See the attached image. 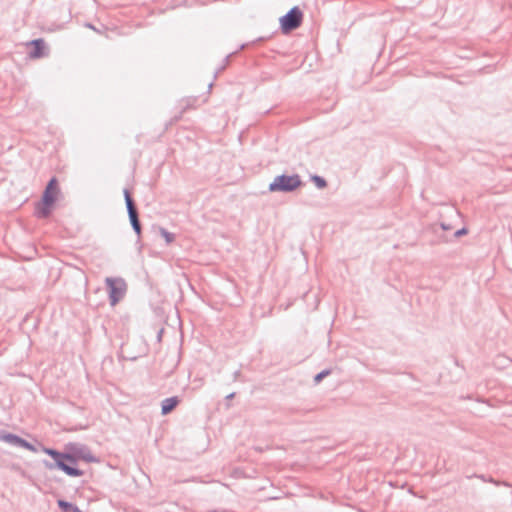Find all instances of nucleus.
<instances>
[{
  "instance_id": "nucleus-2",
  "label": "nucleus",
  "mask_w": 512,
  "mask_h": 512,
  "mask_svg": "<svg viewBox=\"0 0 512 512\" xmlns=\"http://www.w3.org/2000/svg\"><path fill=\"white\" fill-rule=\"evenodd\" d=\"M303 185L301 177L298 174H281L274 178L269 184L270 192L291 193Z\"/></svg>"
},
{
  "instance_id": "nucleus-19",
  "label": "nucleus",
  "mask_w": 512,
  "mask_h": 512,
  "mask_svg": "<svg viewBox=\"0 0 512 512\" xmlns=\"http://www.w3.org/2000/svg\"><path fill=\"white\" fill-rule=\"evenodd\" d=\"M234 397H235V393H234V392H232V393H230V394H228V395L226 396V400H231V399H233Z\"/></svg>"
},
{
  "instance_id": "nucleus-12",
  "label": "nucleus",
  "mask_w": 512,
  "mask_h": 512,
  "mask_svg": "<svg viewBox=\"0 0 512 512\" xmlns=\"http://www.w3.org/2000/svg\"><path fill=\"white\" fill-rule=\"evenodd\" d=\"M57 504L63 512H74L75 507H77L76 505L62 499L58 500Z\"/></svg>"
},
{
  "instance_id": "nucleus-6",
  "label": "nucleus",
  "mask_w": 512,
  "mask_h": 512,
  "mask_svg": "<svg viewBox=\"0 0 512 512\" xmlns=\"http://www.w3.org/2000/svg\"><path fill=\"white\" fill-rule=\"evenodd\" d=\"M57 193H58V181L55 177H52L49 180V182L42 194V199L47 204H54L57 199Z\"/></svg>"
},
{
  "instance_id": "nucleus-7",
  "label": "nucleus",
  "mask_w": 512,
  "mask_h": 512,
  "mask_svg": "<svg viewBox=\"0 0 512 512\" xmlns=\"http://www.w3.org/2000/svg\"><path fill=\"white\" fill-rule=\"evenodd\" d=\"M30 44L32 45V50L29 53L31 58H41L44 56L45 41L43 39H34Z\"/></svg>"
},
{
  "instance_id": "nucleus-9",
  "label": "nucleus",
  "mask_w": 512,
  "mask_h": 512,
  "mask_svg": "<svg viewBox=\"0 0 512 512\" xmlns=\"http://www.w3.org/2000/svg\"><path fill=\"white\" fill-rule=\"evenodd\" d=\"M54 204H47L42 198L41 202L35 208V214L38 218H47L51 214V209Z\"/></svg>"
},
{
  "instance_id": "nucleus-10",
  "label": "nucleus",
  "mask_w": 512,
  "mask_h": 512,
  "mask_svg": "<svg viewBox=\"0 0 512 512\" xmlns=\"http://www.w3.org/2000/svg\"><path fill=\"white\" fill-rule=\"evenodd\" d=\"M123 193H124L128 216L132 217V216L138 215V210H137L136 204H135L133 198L131 197L129 190L124 189Z\"/></svg>"
},
{
  "instance_id": "nucleus-4",
  "label": "nucleus",
  "mask_w": 512,
  "mask_h": 512,
  "mask_svg": "<svg viewBox=\"0 0 512 512\" xmlns=\"http://www.w3.org/2000/svg\"><path fill=\"white\" fill-rule=\"evenodd\" d=\"M279 21L282 33L288 34L301 26L303 12L298 6H294Z\"/></svg>"
},
{
  "instance_id": "nucleus-13",
  "label": "nucleus",
  "mask_w": 512,
  "mask_h": 512,
  "mask_svg": "<svg viewBox=\"0 0 512 512\" xmlns=\"http://www.w3.org/2000/svg\"><path fill=\"white\" fill-rule=\"evenodd\" d=\"M311 180L318 189H324L327 187V181L322 176L313 175Z\"/></svg>"
},
{
  "instance_id": "nucleus-14",
  "label": "nucleus",
  "mask_w": 512,
  "mask_h": 512,
  "mask_svg": "<svg viewBox=\"0 0 512 512\" xmlns=\"http://www.w3.org/2000/svg\"><path fill=\"white\" fill-rule=\"evenodd\" d=\"M160 234L164 237L167 244L172 243L175 239V235L168 232L165 228H160Z\"/></svg>"
},
{
  "instance_id": "nucleus-21",
  "label": "nucleus",
  "mask_w": 512,
  "mask_h": 512,
  "mask_svg": "<svg viewBox=\"0 0 512 512\" xmlns=\"http://www.w3.org/2000/svg\"><path fill=\"white\" fill-rule=\"evenodd\" d=\"M245 47H246V45H245V44H242V45L240 46V49H244Z\"/></svg>"
},
{
  "instance_id": "nucleus-5",
  "label": "nucleus",
  "mask_w": 512,
  "mask_h": 512,
  "mask_svg": "<svg viewBox=\"0 0 512 512\" xmlns=\"http://www.w3.org/2000/svg\"><path fill=\"white\" fill-rule=\"evenodd\" d=\"M0 440L12 446L24 448L32 452L37 451L36 447L32 443L28 442L27 440L21 438L16 434L0 431Z\"/></svg>"
},
{
  "instance_id": "nucleus-20",
  "label": "nucleus",
  "mask_w": 512,
  "mask_h": 512,
  "mask_svg": "<svg viewBox=\"0 0 512 512\" xmlns=\"http://www.w3.org/2000/svg\"><path fill=\"white\" fill-rule=\"evenodd\" d=\"M441 227H442L443 230L449 229V226L445 225L444 223L441 224Z\"/></svg>"
},
{
  "instance_id": "nucleus-17",
  "label": "nucleus",
  "mask_w": 512,
  "mask_h": 512,
  "mask_svg": "<svg viewBox=\"0 0 512 512\" xmlns=\"http://www.w3.org/2000/svg\"><path fill=\"white\" fill-rule=\"evenodd\" d=\"M467 232H468L467 229L463 227L455 232V237H460L462 235H465V234H467Z\"/></svg>"
},
{
  "instance_id": "nucleus-3",
  "label": "nucleus",
  "mask_w": 512,
  "mask_h": 512,
  "mask_svg": "<svg viewBox=\"0 0 512 512\" xmlns=\"http://www.w3.org/2000/svg\"><path fill=\"white\" fill-rule=\"evenodd\" d=\"M105 284L108 290L110 305L115 306L125 296L127 284L121 277H107Z\"/></svg>"
},
{
  "instance_id": "nucleus-8",
  "label": "nucleus",
  "mask_w": 512,
  "mask_h": 512,
  "mask_svg": "<svg viewBox=\"0 0 512 512\" xmlns=\"http://www.w3.org/2000/svg\"><path fill=\"white\" fill-rule=\"evenodd\" d=\"M180 403V400L177 396L166 398L161 403V413L162 415H167L171 413L177 405Z\"/></svg>"
},
{
  "instance_id": "nucleus-16",
  "label": "nucleus",
  "mask_w": 512,
  "mask_h": 512,
  "mask_svg": "<svg viewBox=\"0 0 512 512\" xmlns=\"http://www.w3.org/2000/svg\"><path fill=\"white\" fill-rule=\"evenodd\" d=\"M489 482L493 483L496 486H500V485H503V486H506V487H510L511 486V484L506 482V481H499V480H496V479H494L492 477H489Z\"/></svg>"
},
{
  "instance_id": "nucleus-11",
  "label": "nucleus",
  "mask_w": 512,
  "mask_h": 512,
  "mask_svg": "<svg viewBox=\"0 0 512 512\" xmlns=\"http://www.w3.org/2000/svg\"><path fill=\"white\" fill-rule=\"evenodd\" d=\"M130 224L134 230V232L137 234L138 237L141 235V223L139 220V215H135L132 217H129Z\"/></svg>"
},
{
  "instance_id": "nucleus-1",
  "label": "nucleus",
  "mask_w": 512,
  "mask_h": 512,
  "mask_svg": "<svg viewBox=\"0 0 512 512\" xmlns=\"http://www.w3.org/2000/svg\"><path fill=\"white\" fill-rule=\"evenodd\" d=\"M43 451L53 459V462L43 461L46 469L50 471L61 470L71 477H80L84 474L82 470L75 466L79 460H85L89 463L97 461L85 446H73L69 452H61L46 447L43 448Z\"/></svg>"
},
{
  "instance_id": "nucleus-22",
  "label": "nucleus",
  "mask_w": 512,
  "mask_h": 512,
  "mask_svg": "<svg viewBox=\"0 0 512 512\" xmlns=\"http://www.w3.org/2000/svg\"><path fill=\"white\" fill-rule=\"evenodd\" d=\"M230 56H231V55H227V56H226V62H228V61H229Z\"/></svg>"
},
{
  "instance_id": "nucleus-18",
  "label": "nucleus",
  "mask_w": 512,
  "mask_h": 512,
  "mask_svg": "<svg viewBox=\"0 0 512 512\" xmlns=\"http://www.w3.org/2000/svg\"><path fill=\"white\" fill-rule=\"evenodd\" d=\"M475 476L484 482H489V477L487 478L485 475H475Z\"/></svg>"
},
{
  "instance_id": "nucleus-15",
  "label": "nucleus",
  "mask_w": 512,
  "mask_h": 512,
  "mask_svg": "<svg viewBox=\"0 0 512 512\" xmlns=\"http://www.w3.org/2000/svg\"><path fill=\"white\" fill-rule=\"evenodd\" d=\"M331 373V371L329 369H325L321 372H319L318 374H316L314 376V382L316 384L320 383L326 376H328L329 374Z\"/></svg>"
}]
</instances>
